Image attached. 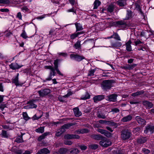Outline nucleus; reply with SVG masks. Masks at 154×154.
<instances>
[{
    "label": "nucleus",
    "mask_w": 154,
    "mask_h": 154,
    "mask_svg": "<svg viewBox=\"0 0 154 154\" xmlns=\"http://www.w3.org/2000/svg\"><path fill=\"white\" fill-rule=\"evenodd\" d=\"M103 136L100 134H94L91 135V137L92 138L95 140H101L103 138Z\"/></svg>",
    "instance_id": "obj_16"
},
{
    "label": "nucleus",
    "mask_w": 154,
    "mask_h": 154,
    "mask_svg": "<svg viewBox=\"0 0 154 154\" xmlns=\"http://www.w3.org/2000/svg\"><path fill=\"white\" fill-rule=\"evenodd\" d=\"M81 134L87 133L89 132V130L88 129L84 128L80 129Z\"/></svg>",
    "instance_id": "obj_52"
},
{
    "label": "nucleus",
    "mask_w": 154,
    "mask_h": 154,
    "mask_svg": "<svg viewBox=\"0 0 154 154\" xmlns=\"http://www.w3.org/2000/svg\"><path fill=\"white\" fill-rule=\"evenodd\" d=\"M50 132H47L44 133L43 134L40 136L38 139V140L39 141H40L44 139L45 137L48 135H49L50 134Z\"/></svg>",
    "instance_id": "obj_23"
},
{
    "label": "nucleus",
    "mask_w": 154,
    "mask_h": 154,
    "mask_svg": "<svg viewBox=\"0 0 154 154\" xmlns=\"http://www.w3.org/2000/svg\"><path fill=\"white\" fill-rule=\"evenodd\" d=\"M122 44L121 42H112L111 43V46L113 48H118L122 45Z\"/></svg>",
    "instance_id": "obj_18"
},
{
    "label": "nucleus",
    "mask_w": 154,
    "mask_h": 154,
    "mask_svg": "<svg viewBox=\"0 0 154 154\" xmlns=\"http://www.w3.org/2000/svg\"><path fill=\"white\" fill-rule=\"evenodd\" d=\"M23 119L25 120H27L29 119V118L28 117L26 112H23Z\"/></svg>",
    "instance_id": "obj_46"
},
{
    "label": "nucleus",
    "mask_w": 154,
    "mask_h": 154,
    "mask_svg": "<svg viewBox=\"0 0 154 154\" xmlns=\"http://www.w3.org/2000/svg\"><path fill=\"white\" fill-rule=\"evenodd\" d=\"M73 134H67L64 136V137L67 139H72Z\"/></svg>",
    "instance_id": "obj_49"
},
{
    "label": "nucleus",
    "mask_w": 154,
    "mask_h": 154,
    "mask_svg": "<svg viewBox=\"0 0 154 154\" xmlns=\"http://www.w3.org/2000/svg\"><path fill=\"white\" fill-rule=\"evenodd\" d=\"M35 131L37 133H42L44 131V127L43 126L40 127L36 129Z\"/></svg>",
    "instance_id": "obj_31"
},
{
    "label": "nucleus",
    "mask_w": 154,
    "mask_h": 154,
    "mask_svg": "<svg viewBox=\"0 0 154 154\" xmlns=\"http://www.w3.org/2000/svg\"><path fill=\"white\" fill-rule=\"evenodd\" d=\"M28 103L29 104L30 109L36 108L37 107V105L33 103V101H29Z\"/></svg>",
    "instance_id": "obj_39"
},
{
    "label": "nucleus",
    "mask_w": 154,
    "mask_h": 154,
    "mask_svg": "<svg viewBox=\"0 0 154 154\" xmlns=\"http://www.w3.org/2000/svg\"><path fill=\"white\" fill-rule=\"evenodd\" d=\"M78 37L76 33H74L70 35V37L71 39L73 40Z\"/></svg>",
    "instance_id": "obj_45"
},
{
    "label": "nucleus",
    "mask_w": 154,
    "mask_h": 154,
    "mask_svg": "<svg viewBox=\"0 0 154 154\" xmlns=\"http://www.w3.org/2000/svg\"><path fill=\"white\" fill-rule=\"evenodd\" d=\"M113 35L114 36L113 38L117 40L121 41L120 38L117 32H113Z\"/></svg>",
    "instance_id": "obj_43"
},
{
    "label": "nucleus",
    "mask_w": 154,
    "mask_h": 154,
    "mask_svg": "<svg viewBox=\"0 0 154 154\" xmlns=\"http://www.w3.org/2000/svg\"><path fill=\"white\" fill-rule=\"evenodd\" d=\"M51 92L50 90L48 88L41 89L38 91L39 96L40 97H43L48 95Z\"/></svg>",
    "instance_id": "obj_7"
},
{
    "label": "nucleus",
    "mask_w": 154,
    "mask_h": 154,
    "mask_svg": "<svg viewBox=\"0 0 154 154\" xmlns=\"http://www.w3.org/2000/svg\"><path fill=\"white\" fill-rule=\"evenodd\" d=\"M132 119V116L129 115L123 117L121 119V121L123 122H125L131 120Z\"/></svg>",
    "instance_id": "obj_20"
},
{
    "label": "nucleus",
    "mask_w": 154,
    "mask_h": 154,
    "mask_svg": "<svg viewBox=\"0 0 154 154\" xmlns=\"http://www.w3.org/2000/svg\"><path fill=\"white\" fill-rule=\"evenodd\" d=\"M50 152L49 149L46 148H44L39 150L36 154H48Z\"/></svg>",
    "instance_id": "obj_15"
},
{
    "label": "nucleus",
    "mask_w": 154,
    "mask_h": 154,
    "mask_svg": "<svg viewBox=\"0 0 154 154\" xmlns=\"http://www.w3.org/2000/svg\"><path fill=\"white\" fill-rule=\"evenodd\" d=\"M104 135L108 138L112 136V134L110 132L106 130Z\"/></svg>",
    "instance_id": "obj_48"
},
{
    "label": "nucleus",
    "mask_w": 154,
    "mask_h": 154,
    "mask_svg": "<svg viewBox=\"0 0 154 154\" xmlns=\"http://www.w3.org/2000/svg\"><path fill=\"white\" fill-rule=\"evenodd\" d=\"M116 4L119 6L121 7H123L127 5L126 2L124 0H118L116 2Z\"/></svg>",
    "instance_id": "obj_21"
},
{
    "label": "nucleus",
    "mask_w": 154,
    "mask_h": 154,
    "mask_svg": "<svg viewBox=\"0 0 154 154\" xmlns=\"http://www.w3.org/2000/svg\"><path fill=\"white\" fill-rule=\"evenodd\" d=\"M134 43L135 44V45L136 46H137L140 44H141L143 43L139 39H137L136 41H134Z\"/></svg>",
    "instance_id": "obj_64"
},
{
    "label": "nucleus",
    "mask_w": 154,
    "mask_h": 154,
    "mask_svg": "<svg viewBox=\"0 0 154 154\" xmlns=\"http://www.w3.org/2000/svg\"><path fill=\"white\" fill-rule=\"evenodd\" d=\"M74 113L75 116L76 117H79L82 115L81 111H79L78 107H75L73 109Z\"/></svg>",
    "instance_id": "obj_19"
},
{
    "label": "nucleus",
    "mask_w": 154,
    "mask_h": 154,
    "mask_svg": "<svg viewBox=\"0 0 154 154\" xmlns=\"http://www.w3.org/2000/svg\"><path fill=\"white\" fill-rule=\"evenodd\" d=\"M70 57L71 59L74 60L78 62L85 59V57L83 56H80L78 54H70Z\"/></svg>",
    "instance_id": "obj_5"
},
{
    "label": "nucleus",
    "mask_w": 154,
    "mask_h": 154,
    "mask_svg": "<svg viewBox=\"0 0 154 154\" xmlns=\"http://www.w3.org/2000/svg\"><path fill=\"white\" fill-rule=\"evenodd\" d=\"M134 5L135 7V8L139 10V11H141V9L140 7V5L139 4H138L137 3L135 2L134 3Z\"/></svg>",
    "instance_id": "obj_60"
},
{
    "label": "nucleus",
    "mask_w": 154,
    "mask_h": 154,
    "mask_svg": "<svg viewBox=\"0 0 154 154\" xmlns=\"http://www.w3.org/2000/svg\"><path fill=\"white\" fill-rule=\"evenodd\" d=\"M90 97V95L89 93L86 92L85 96H82L81 97V99L82 100H85L89 99Z\"/></svg>",
    "instance_id": "obj_37"
},
{
    "label": "nucleus",
    "mask_w": 154,
    "mask_h": 154,
    "mask_svg": "<svg viewBox=\"0 0 154 154\" xmlns=\"http://www.w3.org/2000/svg\"><path fill=\"white\" fill-rule=\"evenodd\" d=\"M144 93L143 90L131 94V96L133 97L138 96L140 95H142Z\"/></svg>",
    "instance_id": "obj_28"
},
{
    "label": "nucleus",
    "mask_w": 154,
    "mask_h": 154,
    "mask_svg": "<svg viewBox=\"0 0 154 154\" xmlns=\"http://www.w3.org/2000/svg\"><path fill=\"white\" fill-rule=\"evenodd\" d=\"M101 4V2L99 0H95L93 4V9H97Z\"/></svg>",
    "instance_id": "obj_26"
},
{
    "label": "nucleus",
    "mask_w": 154,
    "mask_h": 154,
    "mask_svg": "<svg viewBox=\"0 0 154 154\" xmlns=\"http://www.w3.org/2000/svg\"><path fill=\"white\" fill-rule=\"evenodd\" d=\"M140 128L137 126L136 128H134L132 131L134 133H136L137 132L139 131L140 130Z\"/></svg>",
    "instance_id": "obj_56"
},
{
    "label": "nucleus",
    "mask_w": 154,
    "mask_h": 154,
    "mask_svg": "<svg viewBox=\"0 0 154 154\" xmlns=\"http://www.w3.org/2000/svg\"><path fill=\"white\" fill-rule=\"evenodd\" d=\"M97 131L98 132L100 133L101 134L103 135L104 134L105 132L106 131V130H105L102 129H98Z\"/></svg>",
    "instance_id": "obj_61"
},
{
    "label": "nucleus",
    "mask_w": 154,
    "mask_h": 154,
    "mask_svg": "<svg viewBox=\"0 0 154 154\" xmlns=\"http://www.w3.org/2000/svg\"><path fill=\"white\" fill-rule=\"evenodd\" d=\"M115 81L113 80H107L103 81L101 84V87L104 90L107 91L110 89L112 86V84L114 83Z\"/></svg>",
    "instance_id": "obj_1"
},
{
    "label": "nucleus",
    "mask_w": 154,
    "mask_h": 154,
    "mask_svg": "<svg viewBox=\"0 0 154 154\" xmlns=\"http://www.w3.org/2000/svg\"><path fill=\"white\" fill-rule=\"evenodd\" d=\"M60 61V60L59 59H56L54 60V64L55 69L58 68V63Z\"/></svg>",
    "instance_id": "obj_40"
},
{
    "label": "nucleus",
    "mask_w": 154,
    "mask_h": 154,
    "mask_svg": "<svg viewBox=\"0 0 154 154\" xmlns=\"http://www.w3.org/2000/svg\"><path fill=\"white\" fill-rule=\"evenodd\" d=\"M131 42L129 40L126 43V50L128 51H132V48L131 44Z\"/></svg>",
    "instance_id": "obj_22"
},
{
    "label": "nucleus",
    "mask_w": 154,
    "mask_h": 154,
    "mask_svg": "<svg viewBox=\"0 0 154 154\" xmlns=\"http://www.w3.org/2000/svg\"><path fill=\"white\" fill-rule=\"evenodd\" d=\"M50 15V14H45L42 15L38 17H37V19L41 20V19H43L45 18V16L48 15Z\"/></svg>",
    "instance_id": "obj_58"
},
{
    "label": "nucleus",
    "mask_w": 154,
    "mask_h": 154,
    "mask_svg": "<svg viewBox=\"0 0 154 154\" xmlns=\"http://www.w3.org/2000/svg\"><path fill=\"white\" fill-rule=\"evenodd\" d=\"M97 68H95L93 69H90L88 73V76H92L94 75V73L95 71L97 70Z\"/></svg>",
    "instance_id": "obj_30"
},
{
    "label": "nucleus",
    "mask_w": 154,
    "mask_h": 154,
    "mask_svg": "<svg viewBox=\"0 0 154 154\" xmlns=\"http://www.w3.org/2000/svg\"><path fill=\"white\" fill-rule=\"evenodd\" d=\"M67 12H73V14H76V10L75 9L74 7H72L71 9H68L67 10Z\"/></svg>",
    "instance_id": "obj_42"
},
{
    "label": "nucleus",
    "mask_w": 154,
    "mask_h": 154,
    "mask_svg": "<svg viewBox=\"0 0 154 154\" xmlns=\"http://www.w3.org/2000/svg\"><path fill=\"white\" fill-rule=\"evenodd\" d=\"M111 26L119 27L120 26H122L123 27V29H125L126 26H127V24L123 20H118L116 21H113L111 23Z\"/></svg>",
    "instance_id": "obj_2"
},
{
    "label": "nucleus",
    "mask_w": 154,
    "mask_h": 154,
    "mask_svg": "<svg viewBox=\"0 0 154 154\" xmlns=\"http://www.w3.org/2000/svg\"><path fill=\"white\" fill-rule=\"evenodd\" d=\"M52 66H53L52 65L51 66H45L44 67V68L45 69H50L51 71L52 69H53V68H54V67Z\"/></svg>",
    "instance_id": "obj_59"
},
{
    "label": "nucleus",
    "mask_w": 154,
    "mask_h": 154,
    "mask_svg": "<svg viewBox=\"0 0 154 154\" xmlns=\"http://www.w3.org/2000/svg\"><path fill=\"white\" fill-rule=\"evenodd\" d=\"M147 137L140 136L137 139V142L139 144H143L147 141Z\"/></svg>",
    "instance_id": "obj_11"
},
{
    "label": "nucleus",
    "mask_w": 154,
    "mask_h": 154,
    "mask_svg": "<svg viewBox=\"0 0 154 154\" xmlns=\"http://www.w3.org/2000/svg\"><path fill=\"white\" fill-rule=\"evenodd\" d=\"M22 32L20 36L24 39H26L28 38H29L27 35V34L25 30V27L22 30Z\"/></svg>",
    "instance_id": "obj_27"
},
{
    "label": "nucleus",
    "mask_w": 154,
    "mask_h": 154,
    "mask_svg": "<svg viewBox=\"0 0 154 154\" xmlns=\"http://www.w3.org/2000/svg\"><path fill=\"white\" fill-rule=\"evenodd\" d=\"M97 116L98 118L103 119H105L106 118L105 115L102 113H98Z\"/></svg>",
    "instance_id": "obj_44"
},
{
    "label": "nucleus",
    "mask_w": 154,
    "mask_h": 154,
    "mask_svg": "<svg viewBox=\"0 0 154 154\" xmlns=\"http://www.w3.org/2000/svg\"><path fill=\"white\" fill-rule=\"evenodd\" d=\"M117 95L116 94H113L106 97V99L112 102H116Z\"/></svg>",
    "instance_id": "obj_9"
},
{
    "label": "nucleus",
    "mask_w": 154,
    "mask_h": 154,
    "mask_svg": "<svg viewBox=\"0 0 154 154\" xmlns=\"http://www.w3.org/2000/svg\"><path fill=\"white\" fill-rule=\"evenodd\" d=\"M132 12L131 10L128 9L127 10L126 16L125 18L123 19L125 20H129L130 18L132 17Z\"/></svg>",
    "instance_id": "obj_25"
},
{
    "label": "nucleus",
    "mask_w": 154,
    "mask_h": 154,
    "mask_svg": "<svg viewBox=\"0 0 154 154\" xmlns=\"http://www.w3.org/2000/svg\"><path fill=\"white\" fill-rule=\"evenodd\" d=\"M68 154H78L80 150L77 148H72L68 149Z\"/></svg>",
    "instance_id": "obj_14"
},
{
    "label": "nucleus",
    "mask_w": 154,
    "mask_h": 154,
    "mask_svg": "<svg viewBox=\"0 0 154 154\" xmlns=\"http://www.w3.org/2000/svg\"><path fill=\"white\" fill-rule=\"evenodd\" d=\"M154 132V126L152 124H148L145 127V129L144 130V133L146 134L149 132L151 134Z\"/></svg>",
    "instance_id": "obj_6"
},
{
    "label": "nucleus",
    "mask_w": 154,
    "mask_h": 154,
    "mask_svg": "<svg viewBox=\"0 0 154 154\" xmlns=\"http://www.w3.org/2000/svg\"><path fill=\"white\" fill-rule=\"evenodd\" d=\"M142 103L144 106L148 109L151 108L153 106V104L151 102L147 100L143 101Z\"/></svg>",
    "instance_id": "obj_13"
},
{
    "label": "nucleus",
    "mask_w": 154,
    "mask_h": 154,
    "mask_svg": "<svg viewBox=\"0 0 154 154\" xmlns=\"http://www.w3.org/2000/svg\"><path fill=\"white\" fill-rule=\"evenodd\" d=\"M78 146L81 150H86L87 148L86 146L83 145H79Z\"/></svg>",
    "instance_id": "obj_53"
},
{
    "label": "nucleus",
    "mask_w": 154,
    "mask_h": 154,
    "mask_svg": "<svg viewBox=\"0 0 154 154\" xmlns=\"http://www.w3.org/2000/svg\"><path fill=\"white\" fill-rule=\"evenodd\" d=\"M22 135L21 134L20 136L17 137L15 139V141L17 143H22L23 141V139Z\"/></svg>",
    "instance_id": "obj_34"
},
{
    "label": "nucleus",
    "mask_w": 154,
    "mask_h": 154,
    "mask_svg": "<svg viewBox=\"0 0 154 154\" xmlns=\"http://www.w3.org/2000/svg\"><path fill=\"white\" fill-rule=\"evenodd\" d=\"M106 124L110 126H114L115 128H116L118 126L117 123L112 121H107Z\"/></svg>",
    "instance_id": "obj_29"
},
{
    "label": "nucleus",
    "mask_w": 154,
    "mask_h": 154,
    "mask_svg": "<svg viewBox=\"0 0 154 154\" xmlns=\"http://www.w3.org/2000/svg\"><path fill=\"white\" fill-rule=\"evenodd\" d=\"M137 64L135 63H133L132 64H129V70L133 69L136 66Z\"/></svg>",
    "instance_id": "obj_54"
},
{
    "label": "nucleus",
    "mask_w": 154,
    "mask_h": 154,
    "mask_svg": "<svg viewBox=\"0 0 154 154\" xmlns=\"http://www.w3.org/2000/svg\"><path fill=\"white\" fill-rule=\"evenodd\" d=\"M81 45L80 44V41L78 40L75 44L73 47L76 49H79L81 48Z\"/></svg>",
    "instance_id": "obj_33"
},
{
    "label": "nucleus",
    "mask_w": 154,
    "mask_h": 154,
    "mask_svg": "<svg viewBox=\"0 0 154 154\" xmlns=\"http://www.w3.org/2000/svg\"><path fill=\"white\" fill-rule=\"evenodd\" d=\"M105 98V96L103 95H97L95 96L93 98L94 101L97 103L98 101H100L103 100Z\"/></svg>",
    "instance_id": "obj_8"
},
{
    "label": "nucleus",
    "mask_w": 154,
    "mask_h": 154,
    "mask_svg": "<svg viewBox=\"0 0 154 154\" xmlns=\"http://www.w3.org/2000/svg\"><path fill=\"white\" fill-rule=\"evenodd\" d=\"M21 10L23 11H25V12H28L29 11V9L26 6H23L21 8Z\"/></svg>",
    "instance_id": "obj_50"
},
{
    "label": "nucleus",
    "mask_w": 154,
    "mask_h": 154,
    "mask_svg": "<svg viewBox=\"0 0 154 154\" xmlns=\"http://www.w3.org/2000/svg\"><path fill=\"white\" fill-rule=\"evenodd\" d=\"M135 119L139 125H146V121L144 119H142L140 117L136 116Z\"/></svg>",
    "instance_id": "obj_12"
},
{
    "label": "nucleus",
    "mask_w": 154,
    "mask_h": 154,
    "mask_svg": "<svg viewBox=\"0 0 154 154\" xmlns=\"http://www.w3.org/2000/svg\"><path fill=\"white\" fill-rule=\"evenodd\" d=\"M114 10V5H109L107 8V11L110 13L112 12Z\"/></svg>",
    "instance_id": "obj_35"
},
{
    "label": "nucleus",
    "mask_w": 154,
    "mask_h": 154,
    "mask_svg": "<svg viewBox=\"0 0 154 154\" xmlns=\"http://www.w3.org/2000/svg\"><path fill=\"white\" fill-rule=\"evenodd\" d=\"M131 135V133L128 130H123L121 132V139L123 140H126L130 138Z\"/></svg>",
    "instance_id": "obj_3"
},
{
    "label": "nucleus",
    "mask_w": 154,
    "mask_h": 154,
    "mask_svg": "<svg viewBox=\"0 0 154 154\" xmlns=\"http://www.w3.org/2000/svg\"><path fill=\"white\" fill-rule=\"evenodd\" d=\"M74 125V123H72L65 124L63 125V127L65 129H68L70 127Z\"/></svg>",
    "instance_id": "obj_32"
},
{
    "label": "nucleus",
    "mask_w": 154,
    "mask_h": 154,
    "mask_svg": "<svg viewBox=\"0 0 154 154\" xmlns=\"http://www.w3.org/2000/svg\"><path fill=\"white\" fill-rule=\"evenodd\" d=\"M42 116V115H41L40 116L38 117L36 114H35L34 116L32 118V119L33 120H38Z\"/></svg>",
    "instance_id": "obj_55"
},
{
    "label": "nucleus",
    "mask_w": 154,
    "mask_h": 154,
    "mask_svg": "<svg viewBox=\"0 0 154 154\" xmlns=\"http://www.w3.org/2000/svg\"><path fill=\"white\" fill-rule=\"evenodd\" d=\"M64 144L67 145H71L72 144V142L70 140H66L64 141Z\"/></svg>",
    "instance_id": "obj_57"
},
{
    "label": "nucleus",
    "mask_w": 154,
    "mask_h": 154,
    "mask_svg": "<svg viewBox=\"0 0 154 154\" xmlns=\"http://www.w3.org/2000/svg\"><path fill=\"white\" fill-rule=\"evenodd\" d=\"M9 0H0V3L3 4H7L9 3Z\"/></svg>",
    "instance_id": "obj_63"
},
{
    "label": "nucleus",
    "mask_w": 154,
    "mask_h": 154,
    "mask_svg": "<svg viewBox=\"0 0 154 154\" xmlns=\"http://www.w3.org/2000/svg\"><path fill=\"white\" fill-rule=\"evenodd\" d=\"M101 140L99 142L100 145L104 147H107L111 144V142L109 140L103 137Z\"/></svg>",
    "instance_id": "obj_4"
},
{
    "label": "nucleus",
    "mask_w": 154,
    "mask_h": 154,
    "mask_svg": "<svg viewBox=\"0 0 154 154\" xmlns=\"http://www.w3.org/2000/svg\"><path fill=\"white\" fill-rule=\"evenodd\" d=\"M142 151V152L144 153L145 154H148L150 152L149 150L145 148L143 149Z\"/></svg>",
    "instance_id": "obj_51"
},
{
    "label": "nucleus",
    "mask_w": 154,
    "mask_h": 154,
    "mask_svg": "<svg viewBox=\"0 0 154 154\" xmlns=\"http://www.w3.org/2000/svg\"><path fill=\"white\" fill-rule=\"evenodd\" d=\"M18 78H15L14 79L12 80V82L14 83L16 86L20 85L18 81Z\"/></svg>",
    "instance_id": "obj_47"
},
{
    "label": "nucleus",
    "mask_w": 154,
    "mask_h": 154,
    "mask_svg": "<svg viewBox=\"0 0 154 154\" xmlns=\"http://www.w3.org/2000/svg\"><path fill=\"white\" fill-rule=\"evenodd\" d=\"M24 72L26 73V75L27 76H33L32 74L31 73L30 70L29 69H25Z\"/></svg>",
    "instance_id": "obj_38"
},
{
    "label": "nucleus",
    "mask_w": 154,
    "mask_h": 154,
    "mask_svg": "<svg viewBox=\"0 0 154 154\" xmlns=\"http://www.w3.org/2000/svg\"><path fill=\"white\" fill-rule=\"evenodd\" d=\"M119 112V110L117 108L112 109L111 111V112H113V113Z\"/></svg>",
    "instance_id": "obj_62"
},
{
    "label": "nucleus",
    "mask_w": 154,
    "mask_h": 154,
    "mask_svg": "<svg viewBox=\"0 0 154 154\" xmlns=\"http://www.w3.org/2000/svg\"><path fill=\"white\" fill-rule=\"evenodd\" d=\"M89 147L91 149L95 150L98 148V145L96 144H94L89 145Z\"/></svg>",
    "instance_id": "obj_41"
},
{
    "label": "nucleus",
    "mask_w": 154,
    "mask_h": 154,
    "mask_svg": "<svg viewBox=\"0 0 154 154\" xmlns=\"http://www.w3.org/2000/svg\"><path fill=\"white\" fill-rule=\"evenodd\" d=\"M2 136L5 138H8V134L7 132V131L4 130H2V132L1 134Z\"/></svg>",
    "instance_id": "obj_36"
},
{
    "label": "nucleus",
    "mask_w": 154,
    "mask_h": 154,
    "mask_svg": "<svg viewBox=\"0 0 154 154\" xmlns=\"http://www.w3.org/2000/svg\"><path fill=\"white\" fill-rule=\"evenodd\" d=\"M75 24L76 29V32L80 31L83 29L82 25L80 23L76 22Z\"/></svg>",
    "instance_id": "obj_17"
},
{
    "label": "nucleus",
    "mask_w": 154,
    "mask_h": 154,
    "mask_svg": "<svg viewBox=\"0 0 154 154\" xmlns=\"http://www.w3.org/2000/svg\"><path fill=\"white\" fill-rule=\"evenodd\" d=\"M68 152V149L66 148H60L57 152L60 154H66Z\"/></svg>",
    "instance_id": "obj_24"
},
{
    "label": "nucleus",
    "mask_w": 154,
    "mask_h": 154,
    "mask_svg": "<svg viewBox=\"0 0 154 154\" xmlns=\"http://www.w3.org/2000/svg\"><path fill=\"white\" fill-rule=\"evenodd\" d=\"M23 65H19L16 63H13L9 65V67L13 70H16L21 68Z\"/></svg>",
    "instance_id": "obj_10"
}]
</instances>
